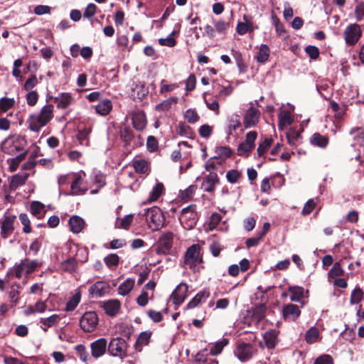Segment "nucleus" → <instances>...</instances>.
I'll list each match as a JSON object with an SVG mask.
<instances>
[{"label": "nucleus", "instance_id": "obj_1", "mask_svg": "<svg viewBox=\"0 0 364 364\" xmlns=\"http://www.w3.org/2000/svg\"><path fill=\"white\" fill-rule=\"evenodd\" d=\"M54 107L53 105H44L38 114H33L28 119L30 130L38 132L40 129L47 125L53 118Z\"/></svg>", "mask_w": 364, "mask_h": 364}, {"label": "nucleus", "instance_id": "obj_2", "mask_svg": "<svg viewBox=\"0 0 364 364\" xmlns=\"http://www.w3.org/2000/svg\"><path fill=\"white\" fill-rule=\"evenodd\" d=\"M27 146V140L25 136L21 135H11L7 137L1 144L2 151L10 155L22 151Z\"/></svg>", "mask_w": 364, "mask_h": 364}, {"label": "nucleus", "instance_id": "obj_3", "mask_svg": "<svg viewBox=\"0 0 364 364\" xmlns=\"http://www.w3.org/2000/svg\"><path fill=\"white\" fill-rule=\"evenodd\" d=\"M146 220L149 228L153 230H158L164 226L165 218L161 210L154 206L146 210Z\"/></svg>", "mask_w": 364, "mask_h": 364}, {"label": "nucleus", "instance_id": "obj_4", "mask_svg": "<svg viewBox=\"0 0 364 364\" xmlns=\"http://www.w3.org/2000/svg\"><path fill=\"white\" fill-rule=\"evenodd\" d=\"M184 262L190 269L194 271L196 270L198 265L203 262V258L200 255V246L199 245L194 244L187 249Z\"/></svg>", "mask_w": 364, "mask_h": 364}, {"label": "nucleus", "instance_id": "obj_5", "mask_svg": "<svg viewBox=\"0 0 364 364\" xmlns=\"http://www.w3.org/2000/svg\"><path fill=\"white\" fill-rule=\"evenodd\" d=\"M86 173L83 171L72 173L70 184L71 194L75 196L83 195L87 191L84 183Z\"/></svg>", "mask_w": 364, "mask_h": 364}, {"label": "nucleus", "instance_id": "obj_6", "mask_svg": "<svg viewBox=\"0 0 364 364\" xmlns=\"http://www.w3.org/2000/svg\"><path fill=\"white\" fill-rule=\"evenodd\" d=\"M257 137V133L255 131H251L246 134L245 139L240 144L237 149V154L239 156H248L255 146V140Z\"/></svg>", "mask_w": 364, "mask_h": 364}, {"label": "nucleus", "instance_id": "obj_7", "mask_svg": "<svg viewBox=\"0 0 364 364\" xmlns=\"http://www.w3.org/2000/svg\"><path fill=\"white\" fill-rule=\"evenodd\" d=\"M127 347V345L125 340L117 337L110 341L107 349L112 355L123 358L126 355Z\"/></svg>", "mask_w": 364, "mask_h": 364}, {"label": "nucleus", "instance_id": "obj_8", "mask_svg": "<svg viewBox=\"0 0 364 364\" xmlns=\"http://www.w3.org/2000/svg\"><path fill=\"white\" fill-rule=\"evenodd\" d=\"M98 323V317L95 312H85L80 321L81 328L85 332H92Z\"/></svg>", "mask_w": 364, "mask_h": 364}, {"label": "nucleus", "instance_id": "obj_9", "mask_svg": "<svg viewBox=\"0 0 364 364\" xmlns=\"http://www.w3.org/2000/svg\"><path fill=\"white\" fill-rule=\"evenodd\" d=\"M361 30L358 24L353 23L346 27L344 31L346 43L348 45H355L361 36Z\"/></svg>", "mask_w": 364, "mask_h": 364}, {"label": "nucleus", "instance_id": "obj_10", "mask_svg": "<svg viewBox=\"0 0 364 364\" xmlns=\"http://www.w3.org/2000/svg\"><path fill=\"white\" fill-rule=\"evenodd\" d=\"M38 263L35 260L25 259L14 267V272L16 278H21L23 272L27 274L33 272L37 267Z\"/></svg>", "mask_w": 364, "mask_h": 364}, {"label": "nucleus", "instance_id": "obj_11", "mask_svg": "<svg viewBox=\"0 0 364 364\" xmlns=\"http://www.w3.org/2000/svg\"><path fill=\"white\" fill-rule=\"evenodd\" d=\"M260 112L258 109L251 106L245 112L243 124L245 129L255 127L259 122Z\"/></svg>", "mask_w": 364, "mask_h": 364}, {"label": "nucleus", "instance_id": "obj_12", "mask_svg": "<svg viewBox=\"0 0 364 364\" xmlns=\"http://www.w3.org/2000/svg\"><path fill=\"white\" fill-rule=\"evenodd\" d=\"M173 241V235L171 232H166L161 235L159 240L157 253L166 254L172 247Z\"/></svg>", "mask_w": 364, "mask_h": 364}, {"label": "nucleus", "instance_id": "obj_13", "mask_svg": "<svg viewBox=\"0 0 364 364\" xmlns=\"http://www.w3.org/2000/svg\"><path fill=\"white\" fill-rule=\"evenodd\" d=\"M188 289L186 284H179L171 295L173 303L176 305L181 304L187 296Z\"/></svg>", "mask_w": 364, "mask_h": 364}, {"label": "nucleus", "instance_id": "obj_14", "mask_svg": "<svg viewBox=\"0 0 364 364\" xmlns=\"http://www.w3.org/2000/svg\"><path fill=\"white\" fill-rule=\"evenodd\" d=\"M16 216H6L4 219L0 222L1 235L3 238L6 239L11 236L14 230V221Z\"/></svg>", "mask_w": 364, "mask_h": 364}, {"label": "nucleus", "instance_id": "obj_15", "mask_svg": "<svg viewBox=\"0 0 364 364\" xmlns=\"http://www.w3.org/2000/svg\"><path fill=\"white\" fill-rule=\"evenodd\" d=\"M107 342L104 338H99L90 344L92 357L98 358L102 356L107 350Z\"/></svg>", "mask_w": 364, "mask_h": 364}, {"label": "nucleus", "instance_id": "obj_16", "mask_svg": "<svg viewBox=\"0 0 364 364\" xmlns=\"http://www.w3.org/2000/svg\"><path fill=\"white\" fill-rule=\"evenodd\" d=\"M301 314L299 307L293 304L285 305L282 309V315L285 320L294 321Z\"/></svg>", "mask_w": 364, "mask_h": 364}, {"label": "nucleus", "instance_id": "obj_17", "mask_svg": "<svg viewBox=\"0 0 364 364\" xmlns=\"http://www.w3.org/2000/svg\"><path fill=\"white\" fill-rule=\"evenodd\" d=\"M278 333L276 330H269L263 336L264 345L261 342L259 346L262 348L266 346L268 348H274L278 343Z\"/></svg>", "mask_w": 364, "mask_h": 364}, {"label": "nucleus", "instance_id": "obj_18", "mask_svg": "<svg viewBox=\"0 0 364 364\" xmlns=\"http://www.w3.org/2000/svg\"><path fill=\"white\" fill-rule=\"evenodd\" d=\"M255 353L253 347L250 344L243 343L240 345L237 348V358L241 361L250 360Z\"/></svg>", "mask_w": 364, "mask_h": 364}, {"label": "nucleus", "instance_id": "obj_19", "mask_svg": "<svg viewBox=\"0 0 364 364\" xmlns=\"http://www.w3.org/2000/svg\"><path fill=\"white\" fill-rule=\"evenodd\" d=\"M73 97L68 92H62L53 98L58 109H66L73 102Z\"/></svg>", "mask_w": 364, "mask_h": 364}, {"label": "nucleus", "instance_id": "obj_20", "mask_svg": "<svg viewBox=\"0 0 364 364\" xmlns=\"http://www.w3.org/2000/svg\"><path fill=\"white\" fill-rule=\"evenodd\" d=\"M165 192V188L162 183L157 182L155 186H153L151 192L149 193V197L144 202L145 204L151 203L156 201Z\"/></svg>", "mask_w": 364, "mask_h": 364}, {"label": "nucleus", "instance_id": "obj_21", "mask_svg": "<svg viewBox=\"0 0 364 364\" xmlns=\"http://www.w3.org/2000/svg\"><path fill=\"white\" fill-rule=\"evenodd\" d=\"M218 182L219 178L217 173L210 172L204 178L202 183V188L206 192H212L215 190V186Z\"/></svg>", "mask_w": 364, "mask_h": 364}, {"label": "nucleus", "instance_id": "obj_22", "mask_svg": "<svg viewBox=\"0 0 364 364\" xmlns=\"http://www.w3.org/2000/svg\"><path fill=\"white\" fill-rule=\"evenodd\" d=\"M109 289V284L105 282H97L90 288V294L95 297H102Z\"/></svg>", "mask_w": 364, "mask_h": 364}, {"label": "nucleus", "instance_id": "obj_23", "mask_svg": "<svg viewBox=\"0 0 364 364\" xmlns=\"http://www.w3.org/2000/svg\"><path fill=\"white\" fill-rule=\"evenodd\" d=\"M21 287L18 283L13 284L10 290L8 291V297L10 301V306L11 308L15 307L19 302Z\"/></svg>", "mask_w": 364, "mask_h": 364}, {"label": "nucleus", "instance_id": "obj_24", "mask_svg": "<svg viewBox=\"0 0 364 364\" xmlns=\"http://www.w3.org/2000/svg\"><path fill=\"white\" fill-rule=\"evenodd\" d=\"M132 124L134 127L138 130H143L146 125L145 114L141 111H136L132 113Z\"/></svg>", "mask_w": 364, "mask_h": 364}, {"label": "nucleus", "instance_id": "obj_25", "mask_svg": "<svg viewBox=\"0 0 364 364\" xmlns=\"http://www.w3.org/2000/svg\"><path fill=\"white\" fill-rule=\"evenodd\" d=\"M102 306L107 314L114 316L119 311L121 304L118 299H110L105 301Z\"/></svg>", "mask_w": 364, "mask_h": 364}, {"label": "nucleus", "instance_id": "obj_26", "mask_svg": "<svg viewBox=\"0 0 364 364\" xmlns=\"http://www.w3.org/2000/svg\"><path fill=\"white\" fill-rule=\"evenodd\" d=\"M215 154L213 159H217L218 164L220 165L231 156L232 151L228 146H218L215 149Z\"/></svg>", "mask_w": 364, "mask_h": 364}, {"label": "nucleus", "instance_id": "obj_27", "mask_svg": "<svg viewBox=\"0 0 364 364\" xmlns=\"http://www.w3.org/2000/svg\"><path fill=\"white\" fill-rule=\"evenodd\" d=\"M60 321V316L58 314H53L48 318H40V323L41 324V329L46 332L49 328H51Z\"/></svg>", "mask_w": 364, "mask_h": 364}, {"label": "nucleus", "instance_id": "obj_28", "mask_svg": "<svg viewBox=\"0 0 364 364\" xmlns=\"http://www.w3.org/2000/svg\"><path fill=\"white\" fill-rule=\"evenodd\" d=\"M69 225L73 233H79L84 228L85 221L80 216L73 215L69 220Z\"/></svg>", "mask_w": 364, "mask_h": 364}, {"label": "nucleus", "instance_id": "obj_29", "mask_svg": "<svg viewBox=\"0 0 364 364\" xmlns=\"http://www.w3.org/2000/svg\"><path fill=\"white\" fill-rule=\"evenodd\" d=\"M30 212L36 218L41 219L46 213L45 205L39 201H33L30 205Z\"/></svg>", "mask_w": 364, "mask_h": 364}, {"label": "nucleus", "instance_id": "obj_30", "mask_svg": "<svg viewBox=\"0 0 364 364\" xmlns=\"http://www.w3.org/2000/svg\"><path fill=\"white\" fill-rule=\"evenodd\" d=\"M134 284V279L127 278L119 286L117 289L118 294L121 296H127L133 289Z\"/></svg>", "mask_w": 364, "mask_h": 364}, {"label": "nucleus", "instance_id": "obj_31", "mask_svg": "<svg viewBox=\"0 0 364 364\" xmlns=\"http://www.w3.org/2000/svg\"><path fill=\"white\" fill-rule=\"evenodd\" d=\"M133 167L138 173L148 174L149 172V164L144 159L133 161Z\"/></svg>", "mask_w": 364, "mask_h": 364}, {"label": "nucleus", "instance_id": "obj_32", "mask_svg": "<svg viewBox=\"0 0 364 364\" xmlns=\"http://www.w3.org/2000/svg\"><path fill=\"white\" fill-rule=\"evenodd\" d=\"M112 108V105L109 100H104L95 107L96 112L102 116L108 114Z\"/></svg>", "mask_w": 364, "mask_h": 364}, {"label": "nucleus", "instance_id": "obj_33", "mask_svg": "<svg viewBox=\"0 0 364 364\" xmlns=\"http://www.w3.org/2000/svg\"><path fill=\"white\" fill-rule=\"evenodd\" d=\"M350 134L353 136L355 141L354 145H359L364 146V129L360 127H354L350 132Z\"/></svg>", "mask_w": 364, "mask_h": 364}, {"label": "nucleus", "instance_id": "obj_34", "mask_svg": "<svg viewBox=\"0 0 364 364\" xmlns=\"http://www.w3.org/2000/svg\"><path fill=\"white\" fill-rule=\"evenodd\" d=\"M241 126V122L238 115H232L228 119L227 127V134L230 136Z\"/></svg>", "mask_w": 364, "mask_h": 364}, {"label": "nucleus", "instance_id": "obj_35", "mask_svg": "<svg viewBox=\"0 0 364 364\" xmlns=\"http://www.w3.org/2000/svg\"><path fill=\"white\" fill-rule=\"evenodd\" d=\"M92 132L90 127H84L82 129H79L77 134V139L82 145L89 146V135Z\"/></svg>", "mask_w": 364, "mask_h": 364}, {"label": "nucleus", "instance_id": "obj_36", "mask_svg": "<svg viewBox=\"0 0 364 364\" xmlns=\"http://www.w3.org/2000/svg\"><path fill=\"white\" fill-rule=\"evenodd\" d=\"M81 294L80 291H77L74 295H73L66 304L65 311H73L80 301Z\"/></svg>", "mask_w": 364, "mask_h": 364}, {"label": "nucleus", "instance_id": "obj_37", "mask_svg": "<svg viewBox=\"0 0 364 364\" xmlns=\"http://www.w3.org/2000/svg\"><path fill=\"white\" fill-rule=\"evenodd\" d=\"M289 292L290 294V299L292 301H299L304 296V289L300 287H289Z\"/></svg>", "mask_w": 364, "mask_h": 364}, {"label": "nucleus", "instance_id": "obj_38", "mask_svg": "<svg viewBox=\"0 0 364 364\" xmlns=\"http://www.w3.org/2000/svg\"><path fill=\"white\" fill-rule=\"evenodd\" d=\"M270 54V50L267 45L262 44L257 55V60L259 63H265Z\"/></svg>", "mask_w": 364, "mask_h": 364}, {"label": "nucleus", "instance_id": "obj_39", "mask_svg": "<svg viewBox=\"0 0 364 364\" xmlns=\"http://www.w3.org/2000/svg\"><path fill=\"white\" fill-rule=\"evenodd\" d=\"M319 337V331L316 327L310 328L306 333L305 340L308 343H314Z\"/></svg>", "mask_w": 364, "mask_h": 364}, {"label": "nucleus", "instance_id": "obj_40", "mask_svg": "<svg viewBox=\"0 0 364 364\" xmlns=\"http://www.w3.org/2000/svg\"><path fill=\"white\" fill-rule=\"evenodd\" d=\"M106 266L109 269L116 268L119 262V257L117 254H109L104 258Z\"/></svg>", "mask_w": 364, "mask_h": 364}, {"label": "nucleus", "instance_id": "obj_41", "mask_svg": "<svg viewBox=\"0 0 364 364\" xmlns=\"http://www.w3.org/2000/svg\"><path fill=\"white\" fill-rule=\"evenodd\" d=\"M311 142L313 144L317 145L320 147H326L328 144V139L325 136H323L318 133H315L311 138Z\"/></svg>", "mask_w": 364, "mask_h": 364}, {"label": "nucleus", "instance_id": "obj_42", "mask_svg": "<svg viewBox=\"0 0 364 364\" xmlns=\"http://www.w3.org/2000/svg\"><path fill=\"white\" fill-rule=\"evenodd\" d=\"M196 189H197L196 186L191 185L189 187H188L184 191H181L180 195H179L181 199L184 201L190 200L193 197Z\"/></svg>", "mask_w": 364, "mask_h": 364}, {"label": "nucleus", "instance_id": "obj_43", "mask_svg": "<svg viewBox=\"0 0 364 364\" xmlns=\"http://www.w3.org/2000/svg\"><path fill=\"white\" fill-rule=\"evenodd\" d=\"M191 213V217H192V223H195V219L196 216V213L195 211V205H188L181 210V218L180 220L183 223V220H186V215Z\"/></svg>", "mask_w": 364, "mask_h": 364}, {"label": "nucleus", "instance_id": "obj_44", "mask_svg": "<svg viewBox=\"0 0 364 364\" xmlns=\"http://www.w3.org/2000/svg\"><path fill=\"white\" fill-rule=\"evenodd\" d=\"M77 267V262L73 257H70L61 264V269L65 272H73Z\"/></svg>", "mask_w": 364, "mask_h": 364}, {"label": "nucleus", "instance_id": "obj_45", "mask_svg": "<svg viewBox=\"0 0 364 364\" xmlns=\"http://www.w3.org/2000/svg\"><path fill=\"white\" fill-rule=\"evenodd\" d=\"M364 297V292L360 288H355L351 293L350 298V304H357L360 303Z\"/></svg>", "mask_w": 364, "mask_h": 364}, {"label": "nucleus", "instance_id": "obj_46", "mask_svg": "<svg viewBox=\"0 0 364 364\" xmlns=\"http://www.w3.org/2000/svg\"><path fill=\"white\" fill-rule=\"evenodd\" d=\"M15 105L14 98L2 97L0 99V112H6Z\"/></svg>", "mask_w": 364, "mask_h": 364}, {"label": "nucleus", "instance_id": "obj_47", "mask_svg": "<svg viewBox=\"0 0 364 364\" xmlns=\"http://www.w3.org/2000/svg\"><path fill=\"white\" fill-rule=\"evenodd\" d=\"M208 294L205 292L198 293L187 304L188 309H193L202 302L203 299L208 298Z\"/></svg>", "mask_w": 364, "mask_h": 364}, {"label": "nucleus", "instance_id": "obj_48", "mask_svg": "<svg viewBox=\"0 0 364 364\" xmlns=\"http://www.w3.org/2000/svg\"><path fill=\"white\" fill-rule=\"evenodd\" d=\"M26 154L27 151H26L10 160L9 168L11 171H15L18 168L20 163L25 159Z\"/></svg>", "mask_w": 364, "mask_h": 364}, {"label": "nucleus", "instance_id": "obj_49", "mask_svg": "<svg viewBox=\"0 0 364 364\" xmlns=\"http://www.w3.org/2000/svg\"><path fill=\"white\" fill-rule=\"evenodd\" d=\"M329 107L334 112V117L336 119H341L345 114V108L341 107L337 102L333 100L330 101Z\"/></svg>", "mask_w": 364, "mask_h": 364}, {"label": "nucleus", "instance_id": "obj_50", "mask_svg": "<svg viewBox=\"0 0 364 364\" xmlns=\"http://www.w3.org/2000/svg\"><path fill=\"white\" fill-rule=\"evenodd\" d=\"M291 114L288 112L282 113L279 117V127L283 129L284 127L290 125L292 123Z\"/></svg>", "mask_w": 364, "mask_h": 364}, {"label": "nucleus", "instance_id": "obj_51", "mask_svg": "<svg viewBox=\"0 0 364 364\" xmlns=\"http://www.w3.org/2000/svg\"><path fill=\"white\" fill-rule=\"evenodd\" d=\"M266 307L264 305H259L254 308L252 311V317L257 322L264 318Z\"/></svg>", "mask_w": 364, "mask_h": 364}, {"label": "nucleus", "instance_id": "obj_52", "mask_svg": "<svg viewBox=\"0 0 364 364\" xmlns=\"http://www.w3.org/2000/svg\"><path fill=\"white\" fill-rule=\"evenodd\" d=\"M29 176L28 173L16 174L12 177L11 186L17 187L25 183Z\"/></svg>", "mask_w": 364, "mask_h": 364}, {"label": "nucleus", "instance_id": "obj_53", "mask_svg": "<svg viewBox=\"0 0 364 364\" xmlns=\"http://www.w3.org/2000/svg\"><path fill=\"white\" fill-rule=\"evenodd\" d=\"M19 220L23 225V232L26 234L31 232L32 228L31 227V221L27 214L21 213L19 215Z\"/></svg>", "mask_w": 364, "mask_h": 364}, {"label": "nucleus", "instance_id": "obj_54", "mask_svg": "<svg viewBox=\"0 0 364 364\" xmlns=\"http://www.w3.org/2000/svg\"><path fill=\"white\" fill-rule=\"evenodd\" d=\"M344 270L342 269L339 262H336L333 267L330 269L328 273L329 278H336L339 276H343Z\"/></svg>", "mask_w": 364, "mask_h": 364}, {"label": "nucleus", "instance_id": "obj_55", "mask_svg": "<svg viewBox=\"0 0 364 364\" xmlns=\"http://www.w3.org/2000/svg\"><path fill=\"white\" fill-rule=\"evenodd\" d=\"M272 143V139L269 138H266L262 141L257 148V155L258 156H262L267 150L270 147Z\"/></svg>", "mask_w": 364, "mask_h": 364}, {"label": "nucleus", "instance_id": "obj_56", "mask_svg": "<svg viewBox=\"0 0 364 364\" xmlns=\"http://www.w3.org/2000/svg\"><path fill=\"white\" fill-rule=\"evenodd\" d=\"M228 343V341L225 338L222 341L217 342L210 350V353L212 355H216L221 353L224 346Z\"/></svg>", "mask_w": 364, "mask_h": 364}, {"label": "nucleus", "instance_id": "obj_57", "mask_svg": "<svg viewBox=\"0 0 364 364\" xmlns=\"http://www.w3.org/2000/svg\"><path fill=\"white\" fill-rule=\"evenodd\" d=\"M241 177V173L236 169H231L226 173V178L228 182L235 183Z\"/></svg>", "mask_w": 364, "mask_h": 364}, {"label": "nucleus", "instance_id": "obj_58", "mask_svg": "<svg viewBox=\"0 0 364 364\" xmlns=\"http://www.w3.org/2000/svg\"><path fill=\"white\" fill-rule=\"evenodd\" d=\"M185 119L189 122V123H196L199 120V116L197 114V112L191 109H189L186 110L184 114Z\"/></svg>", "mask_w": 364, "mask_h": 364}, {"label": "nucleus", "instance_id": "obj_59", "mask_svg": "<svg viewBox=\"0 0 364 364\" xmlns=\"http://www.w3.org/2000/svg\"><path fill=\"white\" fill-rule=\"evenodd\" d=\"M173 32H172L171 34H169L166 38H159V43L161 46H168V47H173L176 45V41L173 38Z\"/></svg>", "mask_w": 364, "mask_h": 364}, {"label": "nucleus", "instance_id": "obj_60", "mask_svg": "<svg viewBox=\"0 0 364 364\" xmlns=\"http://www.w3.org/2000/svg\"><path fill=\"white\" fill-rule=\"evenodd\" d=\"M27 104L30 106L36 105L38 100V94L36 91H29L26 96Z\"/></svg>", "mask_w": 364, "mask_h": 364}, {"label": "nucleus", "instance_id": "obj_61", "mask_svg": "<svg viewBox=\"0 0 364 364\" xmlns=\"http://www.w3.org/2000/svg\"><path fill=\"white\" fill-rule=\"evenodd\" d=\"M150 331H144L141 333L137 338L136 343L139 345H147L151 338Z\"/></svg>", "mask_w": 364, "mask_h": 364}, {"label": "nucleus", "instance_id": "obj_62", "mask_svg": "<svg viewBox=\"0 0 364 364\" xmlns=\"http://www.w3.org/2000/svg\"><path fill=\"white\" fill-rule=\"evenodd\" d=\"M316 205V204L313 199L309 200L305 203V205L301 210V214L304 215H307L310 214L313 211V210L315 208Z\"/></svg>", "mask_w": 364, "mask_h": 364}, {"label": "nucleus", "instance_id": "obj_63", "mask_svg": "<svg viewBox=\"0 0 364 364\" xmlns=\"http://www.w3.org/2000/svg\"><path fill=\"white\" fill-rule=\"evenodd\" d=\"M97 6L95 4L92 3L89 4L83 12V17L86 18L92 17L95 14Z\"/></svg>", "mask_w": 364, "mask_h": 364}, {"label": "nucleus", "instance_id": "obj_64", "mask_svg": "<svg viewBox=\"0 0 364 364\" xmlns=\"http://www.w3.org/2000/svg\"><path fill=\"white\" fill-rule=\"evenodd\" d=\"M314 364H333V360L331 355L324 354L318 357Z\"/></svg>", "mask_w": 364, "mask_h": 364}]
</instances>
